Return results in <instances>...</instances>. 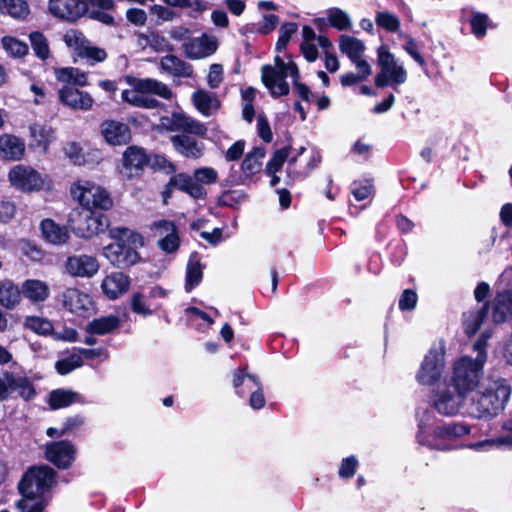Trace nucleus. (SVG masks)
Listing matches in <instances>:
<instances>
[{
    "label": "nucleus",
    "instance_id": "f257e3e1",
    "mask_svg": "<svg viewBox=\"0 0 512 512\" xmlns=\"http://www.w3.org/2000/svg\"><path fill=\"white\" fill-rule=\"evenodd\" d=\"M490 337V332H483L473 344V350L477 352L476 358L463 356L455 360L449 375L445 379L452 388L463 392L467 397L480 388L483 367L487 361V342Z\"/></svg>",
    "mask_w": 512,
    "mask_h": 512
},
{
    "label": "nucleus",
    "instance_id": "f03ea898",
    "mask_svg": "<svg viewBox=\"0 0 512 512\" xmlns=\"http://www.w3.org/2000/svg\"><path fill=\"white\" fill-rule=\"evenodd\" d=\"M55 477L54 469L47 465L31 467L18 485L22 499L16 505L20 512H42L47 505L46 494L56 483Z\"/></svg>",
    "mask_w": 512,
    "mask_h": 512
},
{
    "label": "nucleus",
    "instance_id": "7ed1b4c3",
    "mask_svg": "<svg viewBox=\"0 0 512 512\" xmlns=\"http://www.w3.org/2000/svg\"><path fill=\"white\" fill-rule=\"evenodd\" d=\"M109 237L114 242L103 248V255L113 266L126 269L140 262L138 249L144 245V240L139 233L125 227H112Z\"/></svg>",
    "mask_w": 512,
    "mask_h": 512
},
{
    "label": "nucleus",
    "instance_id": "20e7f679",
    "mask_svg": "<svg viewBox=\"0 0 512 512\" xmlns=\"http://www.w3.org/2000/svg\"><path fill=\"white\" fill-rule=\"evenodd\" d=\"M418 433L417 440L420 445L427 446L435 450H449L450 446L446 443L457 437L470 433V427L464 423H448L436 426V418L433 413L427 409L418 412Z\"/></svg>",
    "mask_w": 512,
    "mask_h": 512
},
{
    "label": "nucleus",
    "instance_id": "39448f33",
    "mask_svg": "<svg viewBox=\"0 0 512 512\" xmlns=\"http://www.w3.org/2000/svg\"><path fill=\"white\" fill-rule=\"evenodd\" d=\"M290 76L294 80V88L297 95L306 102H311L313 94L308 86L297 81L299 70L292 61L285 63L280 57L275 58V67L265 65L262 67V81L269 89L272 96L279 97L289 93V85L286 78Z\"/></svg>",
    "mask_w": 512,
    "mask_h": 512
},
{
    "label": "nucleus",
    "instance_id": "423d86ee",
    "mask_svg": "<svg viewBox=\"0 0 512 512\" xmlns=\"http://www.w3.org/2000/svg\"><path fill=\"white\" fill-rule=\"evenodd\" d=\"M470 399L469 414L475 418H490L504 409L511 387L505 379H496L480 386Z\"/></svg>",
    "mask_w": 512,
    "mask_h": 512
},
{
    "label": "nucleus",
    "instance_id": "0eeeda50",
    "mask_svg": "<svg viewBox=\"0 0 512 512\" xmlns=\"http://www.w3.org/2000/svg\"><path fill=\"white\" fill-rule=\"evenodd\" d=\"M152 95H157L164 99H171L173 93L164 83L155 79L136 80L133 89H126L122 92V100L135 107L154 109L160 105Z\"/></svg>",
    "mask_w": 512,
    "mask_h": 512
},
{
    "label": "nucleus",
    "instance_id": "6e6552de",
    "mask_svg": "<svg viewBox=\"0 0 512 512\" xmlns=\"http://www.w3.org/2000/svg\"><path fill=\"white\" fill-rule=\"evenodd\" d=\"M377 63L380 72L375 77L377 87L384 88L391 86L394 90L404 84L407 80V71L399 64L388 47L381 45L377 49Z\"/></svg>",
    "mask_w": 512,
    "mask_h": 512
},
{
    "label": "nucleus",
    "instance_id": "1a4fd4ad",
    "mask_svg": "<svg viewBox=\"0 0 512 512\" xmlns=\"http://www.w3.org/2000/svg\"><path fill=\"white\" fill-rule=\"evenodd\" d=\"M112 9L113 0H49L48 10L55 17L67 22H75L83 17L89 7Z\"/></svg>",
    "mask_w": 512,
    "mask_h": 512
},
{
    "label": "nucleus",
    "instance_id": "9d476101",
    "mask_svg": "<svg viewBox=\"0 0 512 512\" xmlns=\"http://www.w3.org/2000/svg\"><path fill=\"white\" fill-rule=\"evenodd\" d=\"M70 193L84 209L109 210L113 206L110 194L103 187L88 180L73 184Z\"/></svg>",
    "mask_w": 512,
    "mask_h": 512
},
{
    "label": "nucleus",
    "instance_id": "9b49d317",
    "mask_svg": "<svg viewBox=\"0 0 512 512\" xmlns=\"http://www.w3.org/2000/svg\"><path fill=\"white\" fill-rule=\"evenodd\" d=\"M69 223L73 232L81 238H91L103 233L109 228L110 224L106 215L84 208L80 211H73Z\"/></svg>",
    "mask_w": 512,
    "mask_h": 512
},
{
    "label": "nucleus",
    "instance_id": "f8f14e48",
    "mask_svg": "<svg viewBox=\"0 0 512 512\" xmlns=\"http://www.w3.org/2000/svg\"><path fill=\"white\" fill-rule=\"evenodd\" d=\"M445 353V346L441 343L430 348L416 373V381L420 385L433 386L439 382L446 365Z\"/></svg>",
    "mask_w": 512,
    "mask_h": 512
},
{
    "label": "nucleus",
    "instance_id": "ddd939ff",
    "mask_svg": "<svg viewBox=\"0 0 512 512\" xmlns=\"http://www.w3.org/2000/svg\"><path fill=\"white\" fill-rule=\"evenodd\" d=\"M467 398L463 392L455 390L445 380L444 387L433 393L432 407L443 416H454L459 413Z\"/></svg>",
    "mask_w": 512,
    "mask_h": 512
},
{
    "label": "nucleus",
    "instance_id": "4468645a",
    "mask_svg": "<svg viewBox=\"0 0 512 512\" xmlns=\"http://www.w3.org/2000/svg\"><path fill=\"white\" fill-rule=\"evenodd\" d=\"M159 127L166 131H184L198 136H204L207 133V128L203 123L181 111L162 116L159 120Z\"/></svg>",
    "mask_w": 512,
    "mask_h": 512
},
{
    "label": "nucleus",
    "instance_id": "2eb2a0df",
    "mask_svg": "<svg viewBox=\"0 0 512 512\" xmlns=\"http://www.w3.org/2000/svg\"><path fill=\"white\" fill-rule=\"evenodd\" d=\"M76 447L68 440L46 444V459L60 469L69 468L75 460Z\"/></svg>",
    "mask_w": 512,
    "mask_h": 512
},
{
    "label": "nucleus",
    "instance_id": "dca6fc26",
    "mask_svg": "<svg viewBox=\"0 0 512 512\" xmlns=\"http://www.w3.org/2000/svg\"><path fill=\"white\" fill-rule=\"evenodd\" d=\"M61 300L66 310L81 317H86L95 310L90 295L76 288H67L62 293Z\"/></svg>",
    "mask_w": 512,
    "mask_h": 512
},
{
    "label": "nucleus",
    "instance_id": "f3484780",
    "mask_svg": "<svg viewBox=\"0 0 512 512\" xmlns=\"http://www.w3.org/2000/svg\"><path fill=\"white\" fill-rule=\"evenodd\" d=\"M12 186L22 191L39 190L43 185L41 175L31 167L17 165L9 172Z\"/></svg>",
    "mask_w": 512,
    "mask_h": 512
},
{
    "label": "nucleus",
    "instance_id": "a211bd4d",
    "mask_svg": "<svg viewBox=\"0 0 512 512\" xmlns=\"http://www.w3.org/2000/svg\"><path fill=\"white\" fill-rule=\"evenodd\" d=\"M96 257L87 254L69 256L65 263L66 272L72 277L91 278L99 271Z\"/></svg>",
    "mask_w": 512,
    "mask_h": 512
},
{
    "label": "nucleus",
    "instance_id": "6ab92c4d",
    "mask_svg": "<svg viewBox=\"0 0 512 512\" xmlns=\"http://www.w3.org/2000/svg\"><path fill=\"white\" fill-rule=\"evenodd\" d=\"M0 377L6 386L7 399L12 392H17L18 396L25 401L35 398V387L27 376L5 371Z\"/></svg>",
    "mask_w": 512,
    "mask_h": 512
},
{
    "label": "nucleus",
    "instance_id": "aec40b11",
    "mask_svg": "<svg viewBox=\"0 0 512 512\" xmlns=\"http://www.w3.org/2000/svg\"><path fill=\"white\" fill-rule=\"evenodd\" d=\"M217 46V40L214 37L204 34L185 42L183 50L190 59H202L214 54Z\"/></svg>",
    "mask_w": 512,
    "mask_h": 512
},
{
    "label": "nucleus",
    "instance_id": "412c9836",
    "mask_svg": "<svg viewBox=\"0 0 512 512\" xmlns=\"http://www.w3.org/2000/svg\"><path fill=\"white\" fill-rule=\"evenodd\" d=\"M149 163V157L143 148L128 147L123 153L122 174L131 178L138 175Z\"/></svg>",
    "mask_w": 512,
    "mask_h": 512
},
{
    "label": "nucleus",
    "instance_id": "4be33fe9",
    "mask_svg": "<svg viewBox=\"0 0 512 512\" xmlns=\"http://www.w3.org/2000/svg\"><path fill=\"white\" fill-rule=\"evenodd\" d=\"M152 228L159 235L158 246L166 253H173L179 248L180 240L176 226L168 220H159L153 223Z\"/></svg>",
    "mask_w": 512,
    "mask_h": 512
},
{
    "label": "nucleus",
    "instance_id": "5701e85b",
    "mask_svg": "<svg viewBox=\"0 0 512 512\" xmlns=\"http://www.w3.org/2000/svg\"><path fill=\"white\" fill-rule=\"evenodd\" d=\"M61 103L74 110L87 111L92 108L94 100L92 96L85 91H81L72 86H64L58 92Z\"/></svg>",
    "mask_w": 512,
    "mask_h": 512
},
{
    "label": "nucleus",
    "instance_id": "b1692460",
    "mask_svg": "<svg viewBox=\"0 0 512 512\" xmlns=\"http://www.w3.org/2000/svg\"><path fill=\"white\" fill-rule=\"evenodd\" d=\"M171 142L174 149L186 158L198 159L204 154V143L187 134L172 136Z\"/></svg>",
    "mask_w": 512,
    "mask_h": 512
},
{
    "label": "nucleus",
    "instance_id": "393cba45",
    "mask_svg": "<svg viewBox=\"0 0 512 512\" xmlns=\"http://www.w3.org/2000/svg\"><path fill=\"white\" fill-rule=\"evenodd\" d=\"M492 320L496 324L512 320V290L498 292L492 303Z\"/></svg>",
    "mask_w": 512,
    "mask_h": 512
},
{
    "label": "nucleus",
    "instance_id": "a878e982",
    "mask_svg": "<svg viewBox=\"0 0 512 512\" xmlns=\"http://www.w3.org/2000/svg\"><path fill=\"white\" fill-rule=\"evenodd\" d=\"M101 132L105 140L111 145L126 144L131 138L128 125L119 121H104L101 125Z\"/></svg>",
    "mask_w": 512,
    "mask_h": 512
},
{
    "label": "nucleus",
    "instance_id": "bb28decb",
    "mask_svg": "<svg viewBox=\"0 0 512 512\" xmlns=\"http://www.w3.org/2000/svg\"><path fill=\"white\" fill-rule=\"evenodd\" d=\"M129 277L122 272H114L106 276L101 287L104 294L110 299H116L129 288Z\"/></svg>",
    "mask_w": 512,
    "mask_h": 512
},
{
    "label": "nucleus",
    "instance_id": "cd10ccee",
    "mask_svg": "<svg viewBox=\"0 0 512 512\" xmlns=\"http://www.w3.org/2000/svg\"><path fill=\"white\" fill-rule=\"evenodd\" d=\"M503 433L492 439H486L469 445L475 451H488L493 447H512V419L503 423Z\"/></svg>",
    "mask_w": 512,
    "mask_h": 512
},
{
    "label": "nucleus",
    "instance_id": "c85d7f7f",
    "mask_svg": "<svg viewBox=\"0 0 512 512\" xmlns=\"http://www.w3.org/2000/svg\"><path fill=\"white\" fill-rule=\"evenodd\" d=\"M161 71L178 78H189L193 74V67L175 55H166L160 60Z\"/></svg>",
    "mask_w": 512,
    "mask_h": 512
},
{
    "label": "nucleus",
    "instance_id": "c756f323",
    "mask_svg": "<svg viewBox=\"0 0 512 512\" xmlns=\"http://www.w3.org/2000/svg\"><path fill=\"white\" fill-rule=\"evenodd\" d=\"M25 152V143L19 137L12 134H4L0 137V155L12 161L20 160Z\"/></svg>",
    "mask_w": 512,
    "mask_h": 512
},
{
    "label": "nucleus",
    "instance_id": "7c9ffc66",
    "mask_svg": "<svg viewBox=\"0 0 512 512\" xmlns=\"http://www.w3.org/2000/svg\"><path fill=\"white\" fill-rule=\"evenodd\" d=\"M192 102L195 108L206 117L213 115L220 108V101L217 96L204 89L193 92Z\"/></svg>",
    "mask_w": 512,
    "mask_h": 512
},
{
    "label": "nucleus",
    "instance_id": "2f4dec72",
    "mask_svg": "<svg viewBox=\"0 0 512 512\" xmlns=\"http://www.w3.org/2000/svg\"><path fill=\"white\" fill-rule=\"evenodd\" d=\"M22 295L33 303L44 302L50 295L48 284L38 279H27L21 286Z\"/></svg>",
    "mask_w": 512,
    "mask_h": 512
},
{
    "label": "nucleus",
    "instance_id": "473e14b6",
    "mask_svg": "<svg viewBox=\"0 0 512 512\" xmlns=\"http://www.w3.org/2000/svg\"><path fill=\"white\" fill-rule=\"evenodd\" d=\"M40 229L45 240L54 245H62L69 239V232L65 226H60L52 219H44Z\"/></svg>",
    "mask_w": 512,
    "mask_h": 512
},
{
    "label": "nucleus",
    "instance_id": "72a5a7b5",
    "mask_svg": "<svg viewBox=\"0 0 512 512\" xmlns=\"http://www.w3.org/2000/svg\"><path fill=\"white\" fill-rule=\"evenodd\" d=\"M30 136V146L40 149L44 153L48 151L50 143L55 139L53 128L41 124L30 126Z\"/></svg>",
    "mask_w": 512,
    "mask_h": 512
},
{
    "label": "nucleus",
    "instance_id": "f704fd0d",
    "mask_svg": "<svg viewBox=\"0 0 512 512\" xmlns=\"http://www.w3.org/2000/svg\"><path fill=\"white\" fill-rule=\"evenodd\" d=\"M48 403L53 410L66 408L74 403H84L83 397L65 389H56L50 392Z\"/></svg>",
    "mask_w": 512,
    "mask_h": 512
},
{
    "label": "nucleus",
    "instance_id": "c9c22d12",
    "mask_svg": "<svg viewBox=\"0 0 512 512\" xmlns=\"http://www.w3.org/2000/svg\"><path fill=\"white\" fill-rule=\"evenodd\" d=\"M121 321L116 315H107L93 319L87 324L86 331L95 335H106L118 329Z\"/></svg>",
    "mask_w": 512,
    "mask_h": 512
},
{
    "label": "nucleus",
    "instance_id": "e433bc0d",
    "mask_svg": "<svg viewBox=\"0 0 512 512\" xmlns=\"http://www.w3.org/2000/svg\"><path fill=\"white\" fill-rule=\"evenodd\" d=\"M21 288L12 280L0 282V305L6 309H14L21 301Z\"/></svg>",
    "mask_w": 512,
    "mask_h": 512
},
{
    "label": "nucleus",
    "instance_id": "4c0bfd02",
    "mask_svg": "<svg viewBox=\"0 0 512 512\" xmlns=\"http://www.w3.org/2000/svg\"><path fill=\"white\" fill-rule=\"evenodd\" d=\"M261 386L259 379L255 375H250L245 372V369L239 368L233 375V387L236 393L243 397L247 392H252Z\"/></svg>",
    "mask_w": 512,
    "mask_h": 512
},
{
    "label": "nucleus",
    "instance_id": "58836bf2",
    "mask_svg": "<svg viewBox=\"0 0 512 512\" xmlns=\"http://www.w3.org/2000/svg\"><path fill=\"white\" fill-rule=\"evenodd\" d=\"M339 50L351 61L356 60L359 57H363L366 46L363 41L356 37L350 35H341L339 37Z\"/></svg>",
    "mask_w": 512,
    "mask_h": 512
},
{
    "label": "nucleus",
    "instance_id": "ea45409f",
    "mask_svg": "<svg viewBox=\"0 0 512 512\" xmlns=\"http://www.w3.org/2000/svg\"><path fill=\"white\" fill-rule=\"evenodd\" d=\"M488 309L489 305L485 303L481 308L463 314V327L467 335H474L478 331L487 317Z\"/></svg>",
    "mask_w": 512,
    "mask_h": 512
},
{
    "label": "nucleus",
    "instance_id": "a19ab883",
    "mask_svg": "<svg viewBox=\"0 0 512 512\" xmlns=\"http://www.w3.org/2000/svg\"><path fill=\"white\" fill-rule=\"evenodd\" d=\"M139 46L142 49L149 48L153 52H166L171 51L172 46L169 41L158 33L151 32L149 34H141L138 38Z\"/></svg>",
    "mask_w": 512,
    "mask_h": 512
},
{
    "label": "nucleus",
    "instance_id": "79ce46f5",
    "mask_svg": "<svg viewBox=\"0 0 512 512\" xmlns=\"http://www.w3.org/2000/svg\"><path fill=\"white\" fill-rule=\"evenodd\" d=\"M203 278V269L196 254L190 256L186 267L185 290L191 292L200 284Z\"/></svg>",
    "mask_w": 512,
    "mask_h": 512
},
{
    "label": "nucleus",
    "instance_id": "37998d69",
    "mask_svg": "<svg viewBox=\"0 0 512 512\" xmlns=\"http://www.w3.org/2000/svg\"><path fill=\"white\" fill-rule=\"evenodd\" d=\"M468 21L470 24L471 33L478 40H481L486 36L488 28L494 27L489 19V16L478 11H471Z\"/></svg>",
    "mask_w": 512,
    "mask_h": 512
},
{
    "label": "nucleus",
    "instance_id": "c03bdc74",
    "mask_svg": "<svg viewBox=\"0 0 512 512\" xmlns=\"http://www.w3.org/2000/svg\"><path fill=\"white\" fill-rule=\"evenodd\" d=\"M55 77L59 82L77 86H86L88 84L87 74L74 67L55 69Z\"/></svg>",
    "mask_w": 512,
    "mask_h": 512
},
{
    "label": "nucleus",
    "instance_id": "a18cd8bd",
    "mask_svg": "<svg viewBox=\"0 0 512 512\" xmlns=\"http://www.w3.org/2000/svg\"><path fill=\"white\" fill-rule=\"evenodd\" d=\"M265 157V150L260 147H255L250 151L242 162V171L248 177H252L260 172L262 168V160Z\"/></svg>",
    "mask_w": 512,
    "mask_h": 512
},
{
    "label": "nucleus",
    "instance_id": "49530a36",
    "mask_svg": "<svg viewBox=\"0 0 512 512\" xmlns=\"http://www.w3.org/2000/svg\"><path fill=\"white\" fill-rule=\"evenodd\" d=\"M0 13L15 19H25L29 13V5L25 0H0Z\"/></svg>",
    "mask_w": 512,
    "mask_h": 512
},
{
    "label": "nucleus",
    "instance_id": "de8ad7c7",
    "mask_svg": "<svg viewBox=\"0 0 512 512\" xmlns=\"http://www.w3.org/2000/svg\"><path fill=\"white\" fill-rule=\"evenodd\" d=\"M82 365V355L78 352L77 348H74L66 356L56 362L55 368L59 374L66 375Z\"/></svg>",
    "mask_w": 512,
    "mask_h": 512
},
{
    "label": "nucleus",
    "instance_id": "09e8293b",
    "mask_svg": "<svg viewBox=\"0 0 512 512\" xmlns=\"http://www.w3.org/2000/svg\"><path fill=\"white\" fill-rule=\"evenodd\" d=\"M326 15L329 24L339 31L349 30L352 26L349 15L340 8H330L326 11Z\"/></svg>",
    "mask_w": 512,
    "mask_h": 512
},
{
    "label": "nucleus",
    "instance_id": "8fccbe9b",
    "mask_svg": "<svg viewBox=\"0 0 512 512\" xmlns=\"http://www.w3.org/2000/svg\"><path fill=\"white\" fill-rule=\"evenodd\" d=\"M24 327L43 336L53 333V324L48 319L39 316H27L24 320Z\"/></svg>",
    "mask_w": 512,
    "mask_h": 512
},
{
    "label": "nucleus",
    "instance_id": "3c124183",
    "mask_svg": "<svg viewBox=\"0 0 512 512\" xmlns=\"http://www.w3.org/2000/svg\"><path fill=\"white\" fill-rule=\"evenodd\" d=\"M29 39L35 55L41 60H46L50 55L47 38L42 33L36 31L30 33Z\"/></svg>",
    "mask_w": 512,
    "mask_h": 512
},
{
    "label": "nucleus",
    "instance_id": "603ef678",
    "mask_svg": "<svg viewBox=\"0 0 512 512\" xmlns=\"http://www.w3.org/2000/svg\"><path fill=\"white\" fill-rule=\"evenodd\" d=\"M375 22L379 27L388 32H397L400 28L399 18L388 11L378 12L375 17Z\"/></svg>",
    "mask_w": 512,
    "mask_h": 512
},
{
    "label": "nucleus",
    "instance_id": "864d4df0",
    "mask_svg": "<svg viewBox=\"0 0 512 512\" xmlns=\"http://www.w3.org/2000/svg\"><path fill=\"white\" fill-rule=\"evenodd\" d=\"M2 45L6 52L14 57H22L28 53L27 44L11 36L3 37Z\"/></svg>",
    "mask_w": 512,
    "mask_h": 512
},
{
    "label": "nucleus",
    "instance_id": "5fc2aeb1",
    "mask_svg": "<svg viewBox=\"0 0 512 512\" xmlns=\"http://www.w3.org/2000/svg\"><path fill=\"white\" fill-rule=\"evenodd\" d=\"M405 44L403 45L404 51L424 70H427V63L424 57L419 52L418 43L414 38L409 35L404 36Z\"/></svg>",
    "mask_w": 512,
    "mask_h": 512
},
{
    "label": "nucleus",
    "instance_id": "6e6d98bb",
    "mask_svg": "<svg viewBox=\"0 0 512 512\" xmlns=\"http://www.w3.org/2000/svg\"><path fill=\"white\" fill-rule=\"evenodd\" d=\"M289 153L290 147H284L277 150L266 165V173L268 175H272L279 171L285 161L289 159Z\"/></svg>",
    "mask_w": 512,
    "mask_h": 512
},
{
    "label": "nucleus",
    "instance_id": "4d7b16f0",
    "mask_svg": "<svg viewBox=\"0 0 512 512\" xmlns=\"http://www.w3.org/2000/svg\"><path fill=\"white\" fill-rule=\"evenodd\" d=\"M78 56L81 58H86L88 62L93 65L97 62H102L106 59L107 54L105 50L89 45L87 42L86 45L81 48Z\"/></svg>",
    "mask_w": 512,
    "mask_h": 512
},
{
    "label": "nucleus",
    "instance_id": "13d9d810",
    "mask_svg": "<svg viewBox=\"0 0 512 512\" xmlns=\"http://www.w3.org/2000/svg\"><path fill=\"white\" fill-rule=\"evenodd\" d=\"M64 41L68 47L76 50L78 53L88 42L83 33L75 29H70L65 33Z\"/></svg>",
    "mask_w": 512,
    "mask_h": 512
},
{
    "label": "nucleus",
    "instance_id": "bf43d9fd",
    "mask_svg": "<svg viewBox=\"0 0 512 512\" xmlns=\"http://www.w3.org/2000/svg\"><path fill=\"white\" fill-rule=\"evenodd\" d=\"M194 181L201 184H213L218 179V173L215 169L211 167H201L194 171L193 174Z\"/></svg>",
    "mask_w": 512,
    "mask_h": 512
},
{
    "label": "nucleus",
    "instance_id": "052dcab7",
    "mask_svg": "<svg viewBox=\"0 0 512 512\" xmlns=\"http://www.w3.org/2000/svg\"><path fill=\"white\" fill-rule=\"evenodd\" d=\"M358 467V460L355 456H349L342 460L338 475L342 479L352 478Z\"/></svg>",
    "mask_w": 512,
    "mask_h": 512
},
{
    "label": "nucleus",
    "instance_id": "680f3d73",
    "mask_svg": "<svg viewBox=\"0 0 512 512\" xmlns=\"http://www.w3.org/2000/svg\"><path fill=\"white\" fill-rule=\"evenodd\" d=\"M108 10L109 9L91 6L87 10L86 14H88L90 18L103 24L114 25V17L107 12Z\"/></svg>",
    "mask_w": 512,
    "mask_h": 512
},
{
    "label": "nucleus",
    "instance_id": "e2e57ef3",
    "mask_svg": "<svg viewBox=\"0 0 512 512\" xmlns=\"http://www.w3.org/2000/svg\"><path fill=\"white\" fill-rule=\"evenodd\" d=\"M194 178L187 173H178L173 175L169 180V186L186 192L190 185L193 183Z\"/></svg>",
    "mask_w": 512,
    "mask_h": 512
},
{
    "label": "nucleus",
    "instance_id": "0e129e2a",
    "mask_svg": "<svg viewBox=\"0 0 512 512\" xmlns=\"http://www.w3.org/2000/svg\"><path fill=\"white\" fill-rule=\"evenodd\" d=\"M417 294L414 290L406 289L399 298V308L402 311H410L416 307Z\"/></svg>",
    "mask_w": 512,
    "mask_h": 512
},
{
    "label": "nucleus",
    "instance_id": "69168bd1",
    "mask_svg": "<svg viewBox=\"0 0 512 512\" xmlns=\"http://www.w3.org/2000/svg\"><path fill=\"white\" fill-rule=\"evenodd\" d=\"M85 423V417L82 415H74L68 417L60 429V434H71L83 426Z\"/></svg>",
    "mask_w": 512,
    "mask_h": 512
},
{
    "label": "nucleus",
    "instance_id": "338daca9",
    "mask_svg": "<svg viewBox=\"0 0 512 512\" xmlns=\"http://www.w3.org/2000/svg\"><path fill=\"white\" fill-rule=\"evenodd\" d=\"M223 81V66L221 64H212L207 76V83L210 88L215 89L220 86Z\"/></svg>",
    "mask_w": 512,
    "mask_h": 512
},
{
    "label": "nucleus",
    "instance_id": "774afa93",
    "mask_svg": "<svg viewBox=\"0 0 512 512\" xmlns=\"http://www.w3.org/2000/svg\"><path fill=\"white\" fill-rule=\"evenodd\" d=\"M257 130L259 137L266 143H269L273 139V133L271 131L269 122L264 114H259L257 117Z\"/></svg>",
    "mask_w": 512,
    "mask_h": 512
}]
</instances>
